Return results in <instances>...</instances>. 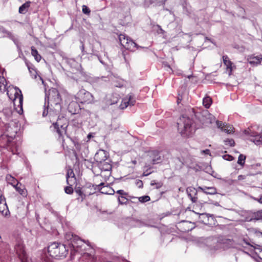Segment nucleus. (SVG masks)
<instances>
[{"label": "nucleus", "mask_w": 262, "mask_h": 262, "mask_svg": "<svg viewBox=\"0 0 262 262\" xmlns=\"http://www.w3.org/2000/svg\"><path fill=\"white\" fill-rule=\"evenodd\" d=\"M194 118L201 124L207 126L215 121V117L207 110L196 111L193 108L188 107L185 114L180 117L177 122L178 129L181 136L189 137L196 129Z\"/></svg>", "instance_id": "nucleus-1"}, {"label": "nucleus", "mask_w": 262, "mask_h": 262, "mask_svg": "<svg viewBox=\"0 0 262 262\" xmlns=\"http://www.w3.org/2000/svg\"><path fill=\"white\" fill-rule=\"evenodd\" d=\"M62 99L58 91L55 88H51L46 92L45 98V103L43 105V110L42 112V116L46 117L49 115L50 119L53 117H58L56 122L53 123L51 126V130L57 133L59 137L62 135L63 132H66V128L67 125L61 124L60 122V119H59V115L61 110Z\"/></svg>", "instance_id": "nucleus-2"}, {"label": "nucleus", "mask_w": 262, "mask_h": 262, "mask_svg": "<svg viewBox=\"0 0 262 262\" xmlns=\"http://www.w3.org/2000/svg\"><path fill=\"white\" fill-rule=\"evenodd\" d=\"M68 252V250L66 247V245L58 243H53L48 247V253L52 257L55 258H64L66 256Z\"/></svg>", "instance_id": "nucleus-3"}, {"label": "nucleus", "mask_w": 262, "mask_h": 262, "mask_svg": "<svg viewBox=\"0 0 262 262\" xmlns=\"http://www.w3.org/2000/svg\"><path fill=\"white\" fill-rule=\"evenodd\" d=\"M64 236L67 244L75 251H78V249L83 245L84 241L71 232L66 233Z\"/></svg>", "instance_id": "nucleus-4"}, {"label": "nucleus", "mask_w": 262, "mask_h": 262, "mask_svg": "<svg viewBox=\"0 0 262 262\" xmlns=\"http://www.w3.org/2000/svg\"><path fill=\"white\" fill-rule=\"evenodd\" d=\"M1 115L3 116L0 117V130L8 131L9 123L8 122L12 120V111L10 108H5Z\"/></svg>", "instance_id": "nucleus-5"}, {"label": "nucleus", "mask_w": 262, "mask_h": 262, "mask_svg": "<svg viewBox=\"0 0 262 262\" xmlns=\"http://www.w3.org/2000/svg\"><path fill=\"white\" fill-rule=\"evenodd\" d=\"M76 99L79 102L83 103H90L93 99V95L89 92L84 89H81L79 91L76 95Z\"/></svg>", "instance_id": "nucleus-6"}, {"label": "nucleus", "mask_w": 262, "mask_h": 262, "mask_svg": "<svg viewBox=\"0 0 262 262\" xmlns=\"http://www.w3.org/2000/svg\"><path fill=\"white\" fill-rule=\"evenodd\" d=\"M10 251L9 246L6 245L5 248L0 249V261L1 262H11L12 258L10 255Z\"/></svg>", "instance_id": "nucleus-7"}, {"label": "nucleus", "mask_w": 262, "mask_h": 262, "mask_svg": "<svg viewBox=\"0 0 262 262\" xmlns=\"http://www.w3.org/2000/svg\"><path fill=\"white\" fill-rule=\"evenodd\" d=\"M15 251L21 262H28L23 245L21 244L16 245L15 246Z\"/></svg>", "instance_id": "nucleus-8"}, {"label": "nucleus", "mask_w": 262, "mask_h": 262, "mask_svg": "<svg viewBox=\"0 0 262 262\" xmlns=\"http://www.w3.org/2000/svg\"><path fill=\"white\" fill-rule=\"evenodd\" d=\"M244 133L245 135H249L253 137V139H251V140L255 144L257 145L262 144V134L254 133L248 130H245Z\"/></svg>", "instance_id": "nucleus-9"}, {"label": "nucleus", "mask_w": 262, "mask_h": 262, "mask_svg": "<svg viewBox=\"0 0 262 262\" xmlns=\"http://www.w3.org/2000/svg\"><path fill=\"white\" fill-rule=\"evenodd\" d=\"M150 158L149 163L151 164H156L162 162V158L157 150H154L149 152Z\"/></svg>", "instance_id": "nucleus-10"}, {"label": "nucleus", "mask_w": 262, "mask_h": 262, "mask_svg": "<svg viewBox=\"0 0 262 262\" xmlns=\"http://www.w3.org/2000/svg\"><path fill=\"white\" fill-rule=\"evenodd\" d=\"M186 193L192 203L198 202L197 189L192 187H189L186 189Z\"/></svg>", "instance_id": "nucleus-11"}, {"label": "nucleus", "mask_w": 262, "mask_h": 262, "mask_svg": "<svg viewBox=\"0 0 262 262\" xmlns=\"http://www.w3.org/2000/svg\"><path fill=\"white\" fill-rule=\"evenodd\" d=\"M107 158V153L104 150H99L95 155L94 159L96 162L102 163Z\"/></svg>", "instance_id": "nucleus-12"}, {"label": "nucleus", "mask_w": 262, "mask_h": 262, "mask_svg": "<svg viewBox=\"0 0 262 262\" xmlns=\"http://www.w3.org/2000/svg\"><path fill=\"white\" fill-rule=\"evenodd\" d=\"M80 110L79 104L76 101L71 102L68 106V111L73 115L78 114Z\"/></svg>", "instance_id": "nucleus-13"}, {"label": "nucleus", "mask_w": 262, "mask_h": 262, "mask_svg": "<svg viewBox=\"0 0 262 262\" xmlns=\"http://www.w3.org/2000/svg\"><path fill=\"white\" fill-rule=\"evenodd\" d=\"M83 191L88 195L94 194L98 190V186L97 185L92 184L91 183L86 184L83 187Z\"/></svg>", "instance_id": "nucleus-14"}, {"label": "nucleus", "mask_w": 262, "mask_h": 262, "mask_svg": "<svg viewBox=\"0 0 262 262\" xmlns=\"http://www.w3.org/2000/svg\"><path fill=\"white\" fill-rule=\"evenodd\" d=\"M166 0H144L145 7H149L150 5L161 6L165 4Z\"/></svg>", "instance_id": "nucleus-15"}, {"label": "nucleus", "mask_w": 262, "mask_h": 262, "mask_svg": "<svg viewBox=\"0 0 262 262\" xmlns=\"http://www.w3.org/2000/svg\"><path fill=\"white\" fill-rule=\"evenodd\" d=\"M198 189L200 190L204 193L207 194H215L217 193L216 189L214 187L199 186Z\"/></svg>", "instance_id": "nucleus-16"}, {"label": "nucleus", "mask_w": 262, "mask_h": 262, "mask_svg": "<svg viewBox=\"0 0 262 262\" xmlns=\"http://www.w3.org/2000/svg\"><path fill=\"white\" fill-rule=\"evenodd\" d=\"M127 100H124V106L123 104H120L119 107L121 109H124L127 107L129 105H134L135 104L136 100L134 96L132 94H129L127 96Z\"/></svg>", "instance_id": "nucleus-17"}, {"label": "nucleus", "mask_w": 262, "mask_h": 262, "mask_svg": "<svg viewBox=\"0 0 262 262\" xmlns=\"http://www.w3.org/2000/svg\"><path fill=\"white\" fill-rule=\"evenodd\" d=\"M7 144H6L5 147L8 149L11 150L13 154H16V151H17V147H16L15 150H14L13 148V147L14 146V142L12 141L13 139L12 136H9V135H7Z\"/></svg>", "instance_id": "nucleus-18"}, {"label": "nucleus", "mask_w": 262, "mask_h": 262, "mask_svg": "<svg viewBox=\"0 0 262 262\" xmlns=\"http://www.w3.org/2000/svg\"><path fill=\"white\" fill-rule=\"evenodd\" d=\"M262 60L261 56L250 57L249 59V62L251 65L257 66L260 64Z\"/></svg>", "instance_id": "nucleus-19"}, {"label": "nucleus", "mask_w": 262, "mask_h": 262, "mask_svg": "<svg viewBox=\"0 0 262 262\" xmlns=\"http://www.w3.org/2000/svg\"><path fill=\"white\" fill-rule=\"evenodd\" d=\"M14 187L15 188L16 190L19 192L20 194H21L23 196H27V191L24 187V186H22L20 183L17 182V184L15 185H14Z\"/></svg>", "instance_id": "nucleus-20"}, {"label": "nucleus", "mask_w": 262, "mask_h": 262, "mask_svg": "<svg viewBox=\"0 0 262 262\" xmlns=\"http://www.w3.org/2000/svg\"><path fill=\"white\" fill-rule=\"evenodd\" d=\"M210 217L211 218V219H213L212 215H209V214L207 213H202L200 214L199 216V220L204 224H209V220Z\"/></svg>", "instance_id": "nucleus-21"}, {"label": "nucleus", "mask_w": 262, "mask_h": 262, "mask_svg": "<svg viewBox=\"0 0 262 262\" xmlns=\"http://www.w3.org/2000/svg\"><path fill=\"white\" fill-rule=\"evenodd\" d=\"M95 257L91 254L84 253L82 255V259L85 262H95Z\"/></svg>", "instance_id": "nucleus-22"}, {"label": "nucleus", "mask_w": 262, "mask_h": 262, "mask_svg": "<svg viewBox=\"0 0 262 262\" xmlns=\"http://www.w3.org/2000/svg\"><path fill=\"white\" fill-rule=\"evenodd\" d=\"M126 45L127 46H125V49L131 51H134L136 48L138 49L139 48V46L131 39H129Z\"/></svg>", "instance_id": "nucleus-23"}, {"label": "nucleus", "mask_w": 262, "mask_h": 262, "mask_svg": "<svg viewBox=\"0 0 262 262\" xmlns=\"http://www.w3.org/2000/svg\"><path fill=\"white\" fill-rule=\"evenodd\" d=\"M0 212L5 216L7 215L8 213H9L6 200H4L2 204H0Z\"/></svg>", "instance_id": "nucleus-24"}, {"label": "nucleus", "mask_w": 262, "mask_h": 262, "mask_svg": "<svg viewBox=\"0 0 262 262\" xmlns=\"http://www.w3.org/2000/svg\"><path fill=\"white\" fill-rule=\"evenodd\" d=\"M130 38L128 36H125L124 34H120L119 36V39L120 42V44L125 48V46L127 45V43L129 40Z\"/></svg>", "instance_id": "nucleus-25"}, {"label": "nucleus", "mask_w": 262, "mask_h": 262, "mask_svg": "<svg viewBox=\"0 0 262 262\" xmlns=\"http://www.w3.org/2000/svg\"><path fill=\"white\" fill-rule=\"evenodd\" d=\"M30 6V2H27L23 4L19 8V13L21 14H25Z\"/></svg>", "instance_id": "nucleus-26"}, {"label": "nucleus", "mask_w": 262, "mask_h": 262, "mask_svg": "<svg viewBox=\"0 0 262 262\" xmlns=\"http://www.w3.org/2000/svg\"><path fill=\"white\" fill-rule=\"evenodd\" d=\"M223 60L224 63L226 66L227 69H230V72H231L232 70V62L229 60V58L227 55H224L223 56ZM231 74V73H229V75Z\"/></svg>", "instance_id": "nucleus-27"}, {"label": "nucleus", "mask_w": 262, "mask_h": 262, "mask_svg": "<svg viewBox=\"0 0 262 262\" xmlns=\"http://www.w3.org/2000/svg\"><path fill=\"white\" fill-rule=\"evenodd\" d=\"M25 63H26V64L28 69V70L29 71L31 74H32V76H34V78H36L37 72H36L35 69L33 67H32V65L29 62H28V61L26 60Z\"/></svg>", "instance_id": "nucleus-28"}, {"label": "nucleus", "mask_w": 262, "mask_h": 262, "mask_svg": "<svg viewBox=\"0 0 262 262\" xmlns=\"http://www.w3.org/2000/svg\"><path fill=\"white\" fill-rule=\"evenodd\" d=\"M128 197L134 199H138L139 201L142 203L147 202L148 201H149L150 199V197L148 195H144L141 197H135V196H128Z\"/></svg>", "instance_id": "nucleus-29"}, {"label": "nucleus", "mask_w": 262, "mask_h": 262, "mask_svg": "<svg viewBox=\"0 0 262 262\" xmlns=\"http://www.w3.org/2000/svg\"><path fill=\"white\" fill-rule=\"evenodd\" d=\"M212 103V100L211 98L209 96H206L204 98L203 100V103L204 106L206 108H208Z\"/></svg>", "instance_id": "nucleus-30"}, {"label": "nucleus", "mask_w": 262, "mask_h": 262, "mask_svg": "<svg viewBox=\"0 0 262 262\" xmlns=\"http://www.w3.org/2000/svg\"><path fill=\"white\" fill-rule=\"evenodd\" d=\"M128 223L132 227L139 226L141 224V222L139 220L135 219H129L128 220Z\"/></svg>", "instance_id": "nucleus-31"}, {"label": "nucleus", "mask_w": 262, "mask_h": 262, "mask_svg": "<svg viewBox=\"0 0 262 262\" xmlns=\"http://www.w3.org/2000/svg\"><path fill=\"white\" fill-rule=\"evenodd\" d=\"M31 54L34 57L37 61H39L41 59V56L38 54V51L34 48H31Z\"/></svg>", "instance_id": "nucleus-32"}, {"label": "nucleus", "mask_w": 262, "mask_h": 262, "mask_svg": "<svg viewBox=\"0 0 262 262\" xmlns=\"http://www.w3.org/2000/svg\"><path fill=\"white\" fill-rule=\"evenodd\" d=\"M6 79L4 77H0V93L4 92L6 90V86L4 84Z\"/></svg>", "instance_id": "nucleus-33"}, {"label": "nucleus", "mask_w": 262, "mask_h": 262, "mask_svg": "<svg viewBox=\"0 0 262 262\" xmlns=\"http://www.w3.org/2000/svg\"><path fill=\"white\" fill-rule=\"evenodd\" d=\"M101 164L102 165H100V166L105 171H108L112 169V165L107 162L104 161Z\"/></svg>", "instance_id": "nucleus-34"}, {"label": "nucleus", "mask_w": 262, "mask_h": 262, "mask_svg": "<svg viewBox=\"0 0 262 262\" xmlns=\"http://www.w3.org/2000/svg\"><path fill=\"white\" fill-rule=\"evenodd\" d=\"M82 190H81L80 187H77L75 189V191L79 196H81L82 200L83 198H84L87 194L83 191V188H82Z\"/></svg>", "instance_id": "nucleus-35"}, {"label": "nucleus", "mask_w": 262, "mask_h": 262, "mask_svg": "<svg viewBox=\"0 0 262 262\" xmlns=\"http://www.w3.org/2000/svg\"><path fill=\"white\" fill-rule=\"evenodd\" d=\"M234 129L233 127L230 125L226 124L224 126V128L222 130L227 133V134H231L233 132V129Z\"/></svg>", "instance_id": "nucleus-36"}, {"label": "nucleus", "mask_w": 262, "mask_h": 262, "mask_svg": "<svg viewBox=\"0 0 262 262\" xmlns=\"http://www.w3.org/2000/svg\"><path fill=\"white\" fill-rule=\"evenodd\" d=\"M245 160L246 156L243 154H240L238 158L237 163L241 166H243L245 164Z\"/></svg>", "instance_id": "nucleus-37"}, {"label": "nucleus", "mask_w": 262, "mask_h": 262, "mask_svg": "<svg viewBox=\"0 0 262 262\" xmlns=\"http://www.w3.org/2000/svg\"><path fill=\"white\" fill-rule=\"evenodd\" d=\"M70 177H71V178H74L75 177V174L73 172V170L71 169L68 170V172H67V176H66L67 182V184H69V185H70L69 179Z\"/></svg>", "instance_id": "nucleus-38"}, {"label": "nucleus", "mask_w": 262, "mask_h": 262, "mask_svg": "<svg viewBox=\"0 0 262 262\" xmlns=\"http://www.w3.org/2000/svg\"><path fill=\"white\" fill-rule=\"evenodd\" d=\"M238 13H237V16L238 17H241L242 18H245V16H244L245 11L242 7H238L237 8Z\"/></svg>", "instance_id": "nucleus-39"}, {"label": "nucleus", "mask_w": 262, "mask_h": 262, "mask_svg": "<svg viewBox=\"0 0 262 262\" xmlns=\"http://www.w3.org/2000/svg\"><path fill=\"white\" fill-rule=\"evenodd\" d=\"M118 201L119 202V204H126L128 200L127 198L124 196H118Z\"/></svg>", "instance_id": "nucleus-40"}, {"label": "nucleus", "mask_w": 262, "mask_h": 262, "mask_svg": "<svg viewBox=\"0 0 262 262\" xmlns=\"http://www.w3.org/2000/svg\"><path fill=\"white\" fill-rule=\"evenodd\" d=\"M254 219L258 220H262V210H259L254 214Z\"/></svg>", "instance_id": "nucleus-41"}, {"label": "nucleus", "mask_w": 262, "mask_h": 262, "mask_svg": "<svg viewBox=\"0 0 262 262\" xmlns=\"http://www.w3.org/2000/svg\"><path fill=\"white\" fill-rule=\"evenodd\" d=\"M224 142L226 145H229L230 146H234L235 144L234 141L232 139H227L224 140Z\"/></svg>", "instance_id": "nucleus-42"}, {"label": "nucleus", "mask_w": 262, "mask_h": 262, "mask_svg": "<svg viewBox=\"0 0 262 262\" xmlns=\"http://www.w3.org/2000/svg\"><path fill=\"white\" fill-rule=\"evenodd\" d=\"M82 11L84 14L86 15H90L91 13V10L86 5H83L82 6Z\"/></svg>", "instance_id": "nucleus-43"}, {"label": "nucleus", "mask_w": 262, "mask_h": 262, "mask_svg": "<svg viewBox=\"0 0 262 262\" xmlns=\"http://www.w3.org/2000/svg\"><path fill=\"white\" fill-rule=\"evenodd\" d=\"M16 95H17L18 96L19 105L20 106L21 109L22 110V107H23V95L21 94H20V95H19L18 93L17 92H16V94H15V98H16V97H17ZM15 100H16V99H15Z\"/></svg>", "instance_id": "nucleus-44"}, {"label": "nucleus", "mask_w": 262, "mask_h": 262, "mask_svg": "<svg viewBox=\"0 0 262 262\" xmlns=\"http://www.w3.org/2000/svg\"><path fill=\"white\" fill-rule=\"evenodd\" d=\"M9 178H8V177L7 176L6 177V179L8 180H9L10 181V183L13 185V186L14 187V185H15L14 184L16 182H17V180L14 178V177H12L11 176H9Z\"/></svg>", "instance_id": "nucleus-45"}, {"label": "nucleus", "mask_w": 262, "mask_h": 262, "mask_svg": "<svg viewBox=\"0 0 262 262\" xmlns=\"http://www.w3.org/2000/svg\"><path fill=\"white\" fill-rule=\"evenodd\" d=\"M64 191L66 193L71 194L73 192V189L71 186H67L64 188Z\"/></svg>", "instance_id": "nucleus-46"}, {"label": "nucleus", "mask_w": 262, "mask_h": 262, "mask_svg": "<svg viewBox=\"0 0 262 262\" xmlns=\"http://www.w3.org/2000/svg\"><path fill=\"white\" fill-rule=\"evenodd\" d=\"M223 158L227 161H231L233 160L234 158L233 156L230 155H225L223 156Z\"/></svg>", "instance_id": "nucleus-47"}, {"label": "nucleus", "mask_w": 262, "mask_h": 262, "mask_svg": "<svg viewBox=\"0 0 262 262\" xmlns=\"http://www.w3.org/2000/svg\"><path fill=\"white\" fill-rule=\"evenodd\" d=\"M107 188L109 189L108 191H101V193L108 194H113L115 193V191L112 188L108 187Z\"/></svg>", "instance_id": "nucleus-48"}, {"label": "nucleus", "mask_w": 262, "mask_h": 262, "mask_svg": "<svg viewBox=\"0 0 262 262\" xmlns=\"http://www.w3.org/2000/svg\"><path fill=\"white\" fill-rule=\"evenodd\" d=\"M97 186H98V190L99 191H101V190H102L103 188H104L105 187L108 188L107 186H105V183L103 182L101 183L99 185H97Z\"/></svg>", "instance_id": "nucleus-49"}, {"label": "nucleus", "mask_w": 262, "mask_h": 262, "mask_svg": "<svg viewBox=\"0 0 262 262\" xmlns=\"http://www.w3.org/2000/svg\"><path fill=\"white\" fill-rule=\"evenodd\" d=\"M216 125L217 126L221 128L222 130H223L224 126H225L224 123H223L222 121H216Z\"/></svg>", "instance_id": "nucleus-50"}, {"label": "nucleus", "mask_w": 262, "mask_h": 262, "mask_svg": "<svg viewBox=\"0 0 262 262\" xmlns=\"http://www.w3.org/2000/svg\"><path fill=\"white\" fill-rule=\"evenodd\" d=\"M136 184L140 188H142L143 186L142 181L140 180H136Z\"/></svg>", "instance_id": "nucleus-51"}, {"label": "nucleus", "mask_w": 262, "mask_h": 262, "mask_svg": "<svg viewBox=\"0 0 262 262\" xmlns=\"http://www.w3.org/2000/svg\"><path fill=\"white\" fill-rule=\"evenodd\" d=\"M117 193L120 194L121 196L128 195V193L125 192L123 190H118L116 192Z\"/></svg>", "instance_id": "nucleus-52"}, {"label": "nucleus", "mask_w": 262, "mask_h": 262, "mask_svg": "<svg viewBox=\"0 0 262 262\" xmlns=\"http://www.w3.org/2000/svg\"><path fill=\"white\" fill-rule=\"evenodd\" d=\"M13 40L14 43L17 46V47L18 48L19 46V40L18 39L16 38L15 36L11 39Z\"/></svg>", "instance_id": "nucleus-53"}, {"label": "nucleus", "mask_w": 262, "mask_h": 262, "mask_svg": "<svg viewBox=\"0 0 262 262\" xmlns=\"http://www.w3.org/2000/svg\"><path fill=\"white\" fill-rule=\"evenodd\" d=\"M6 34L11 39H12L14 37V36L12 34V33L9 31L8 32H6Z\"/></svg>", "instance_id": "nucleus-54"}, {"label": "nucleus", "mask_w": 262, "mask_h": 262, "mask_svg": "<svg viewBox=\"0 0 262 262\" xmlns=\"http://www.w3.org/2000/svg\"><path fill=\"white\" fill-rule=\"evenodd\" d=\"M182 100V96L179 94L177 98V103L179 104Z\"/></svg>", "instance_id": "nucleus-55"}, {"label": "nucleus", "mask_w": 262, "mask_h": 262, "mask_svg": "<svg viewBox=\"0 0 262 262\" xmlns=\"http://www.w3.org/2000/svg\"><path fill=\"white\" fill-rule=\"evenodd\" d=\"M157 26L159 28V30L157 31L158 33L162 34L164 33V31L161 28V26L159 25H158Z\"/></svg>", "instance_id": "nucleus-56"}, {"label": "nucleus", "mask_w": 262, "mask_h": 262, "mask_svg": "<svg viewBox=\"0 0 262 262\" xmlns=\"http://www.w3.org/2000/svg\"><path fill=\"white\" fill-rule=\"evenodd\" d=\"M155 185H156V189H159L160 188H161L162 187V183L161 182H158L156 183V184Z\"/></svg>", "instance_id": "nucleus-57"}, {"label": "nucleus", "mask_w": 262, "mask_h": 262, "mask_svg": "<svg viewBox=\"0 0 262 262\" xmlns=\"http://www.w3.org/2000/svg\"><path fill=\"white\" fill-rule=\"evenodd\" d=\"M254 199L260 203L262 204V195L260 197V198H254Z\"/></svg>", "instance_id": "nucleus-58"}, {"label": "nucleus", "mask_w": 262, "mask_h": 262, "mask_svg": "<svg viewBox=\"0 0 262 262\" xmlns=\"http://www.w3.org/2000/svg\"><path fill=\"white\" fill-rule=\"evenodd\" d=\"M4 200H6L5 197L4 196H0V204H2V202Z\"/></svg>", "instance_id": "nucleus-59"}, {"label": "nucleus", "mask_w": 262, "mask_h": 262, "mask_svg": "<svg viewBox=\"0 0 262 262\" xmlns=\"http://www.w3.org/2000/svg\"><path fill=\"white\" fill-rule=\"evenodd\" d=\"M203 152L206 155L210 154V150L209 149H205L203 151Z\"/></svg>", "instance_id": "nucleus-60"}, {"label": "nucleus", "mask_w": 262, "mask_h": 262, "mask_svg": "<svg viewBox=\"0 0 262 262\" xmlns=\"http://www.w3.org/2000/svg\"><path fill=\"white\" fill-rule=\"evenodd\" d=\"M94 55L98 57V59H99V61H100L101 63L104 64V62H103V61L101 60V59L100 58V57H99V56L98 55H97V54H94Z\"/></svg>", "instance_id": "nucleus-61"}, {"label": "nucleus", "mask_w": 262, "mask_h": 262, "mask_svg": "<svg viewBox=\"0 0 262 262\" xmlns=\"http://www.w3.org/2000/svg\"><path fill=\"white\" fill-rule=\"evenodd\" d=\"M151 172H148V173H146V172L144 171L143 174H142V176L143 177H145V176H148L149 174H150Z\"/></svg>", "instance_id": "nucleus-62"}, {"label": "nucleus", "mask_w": 262, "mask_h": 262, "mask_svg": "<svg viewBox=\"0 0 262 262\" xmlns=\"http://www.w3.org/2000/svg\"><path fill=\"white\" fill-rule=\"evenodd\" d=\"M80 49L81 50L82 52L83 53V54H84V46L83 44H82V46L80 47Z\"/></svg>", "instance_id": "nucleus-63"}, {"label": "nucleus", "mask_w": 262, "mask_h": 262, "mask_svg": "<svg viewBox=\"0 0 262 262\" xmlns=\"http://www.w3.org/2000/svg\"><path fill=\"white\" fill-rule=\"evenodd\" d=\"M260 246L257 244L255 245V246L254 247V249H260Z\"/></svg>", "instance_id": "nucleus-64"}]
</instances>
